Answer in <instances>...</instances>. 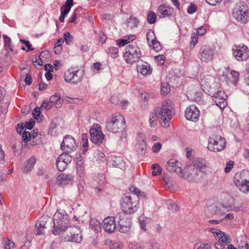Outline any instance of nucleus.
Masks as SVG:
<instances>
[{
	"mask_svg": "<svg viewBox=\"0 0 249 249\" xmlns=\"http://www.w3.org/2000/svg\"><path fill=\"white\" fill-rule=\"evenodd\" d=\"M57 179L59 184L65 185L67 184H69L73 179V176L70 175L63 174L58 176L57 177Z\"/></svg>",
	"mask_w": 249,
	"mask_h": 249,
	"instance_id": "25",
	"label": "nucleus"
},
{
	"mask_svg": "<svg viewBox=\"0 0 249 249\" xmlns=\"http://www.w3.org/2000/svg\"><path fill=\"white\" fill-rule=\"evenodd\" d=\"M234 165V162L232 160H230L226 165L225 168V172L227 173H229L231 169L233 168Z\"/></svg>",
	"mask_w": 249,
	"mask_h": 249,
	"instance_id": "50",
	"label": "nucleus"
},
{
	"mask_svg": "<svg viewBox=\"0 0 249 249\" xmlns=\"http://www.w3.org/2000/svg\"><path fill=\"white\" fill-rule=\"evenodd\" d=\"M214 102L215 105L221 109L225 108L227 105V102L226 99H214Z\"/></svg>",
	"mask_w": 249,
	"mask_h": 249,
	"instance_id": "42",
	"label": "nucleus"
},
{
	"mask_svg": "<svg viewBox=\"0 0 249 249\" xmlns=\"http://www.w3.org/2000/svg\"><path fill=\"white\" fill-rule=\"evenodd\" d=\"M213 90V92H210L209 94L212 97H213L214 99L220 100L226 99V95L225 94V93L220 90L218 88H215V89Z\"/></svg>",
	"mask_w": 249,
	"mask_h": 249,
	"instance_id": "28",
	"label": "nucleus"
},
{
	"mask_svg": "<svg viewBox=\"0 0 249 249\" xmlns=\"http://www.w3.org/2000/svg\"><path fill=\"white\" fill-rule=\"evenodd\" d=\"M247 240V237L245 234H243L237 238L238 246L239 249H249Z\"/></svg>",
	"mask_w": 249,
	"mask_h": 249,
	"instance_id": "26",
	"label": "nucleus"
},
{
	"mask_svg": "<svg viewBox=\"0 0 249 249\" xmlns=\"http://www.w3.org/2000/svg\"><path fill=\"white\" fill-rule=\"evenodd\" d=\"M135 39L134 36H131L128 37L126 39H121L117 40V44L120 47H123L125 45L130 43L131 41H132Z\"/></svg>",
	"mask_w": 249,
	"mask_h": 249,
	"instance_id": "36",
	"label": "nucleus"
},
{
	"mask_svg": "<svg viewBox=\"0 0 249 249\" xmlns=\"http://www.w3.org/2000/svg\"><path fill=\"white\" fill-rule=\"evenodd\" d=\"M54 105L51 102V101L46 102V101H43L42 103V107L44 108L46 110L51 109Z\"/></svg>",
	"mask_w": 249,
	"mask_h": 249,
	"instance_id": "47",
	"label": "nucleus"
},
{
	"mask_svg": "<svg viewBox=\"0 0 249 249\" xmlns=\"http://www.w3.org/2000/svg\"><path fill=\"white\" fill-rule=\"evenodd\" d=\"M162 145L160 142H156L152 147V151L154 153H158L161 149Z\"/></svg>",
	"mask_w": 249,
	"mask_h": 249,
	"instance_id": "49",
	"label": "nucleus"
},
{
	"mask_svg": "<svg viewBox=\"0 0 249 249\" xmlns=\"http://www.w3.org/2000/svg\"><path fill=\"white\" fill-rule=\"evenodd\" d=\"M173 11L174 10L172 8L165 4H163L159 6L157 13L160 18H163L172 15Z\"/></svg>",
	"mask_w": 249,
	"mask_h": 249,
	"instance_id": "22",
	"label": "nucleus"
},
{
	"mask_svg": "<svg viewBox=\"0 0 249 249\" xmlns=\"http://www.w3.org/2000/svg\"><path fill=\"white\" fill-rule=\"evenodd\" d=\"M206 1L210 5L214 6L220 3L222 0H206Z\"/></svg>",
	"mask_w": 249,
	"mask_h": 249,
	"instance_id": "62",
	"label": "nucleus"
},
{
	"mask_svg": "<svg viewBox=\"0 0 249 249\" xmlns=\"http://www.w3.org/2000/svg\"><path fill=\"white\" fill-rule=\"evenodd\" d=\"M196 11V6L194 4H190L187 9V12L190 14L194 13Z\"/></svg>",
	"mask_w": 249,
	"mask_h": 249,
	"instance_id": "56",
	"label": "nucleus"
},
{
	"mask_svg": "<svg viewBox=\"0 0 249 249\" xmlns=\"http://www.w3.org/2000/svg\"><path fill=\"white\" fill-rule=\"evenodd\" d=\"M185 116L187 120L196 122L199 120V110L196 106L191 105L186 108Z\"/></svg>",
	"mask_w": 249,
	"mask_h": 249,
	"instance_id": "18",
	"label": "nucleus"
},
{
	"mask_svg": "<svg viewBox=\"0 0 249 249\" xmlns=\"http://www.w3.org/2000/svg\"><path fill=\"white\" fill-rule=\"evenodd\" d=\"M139 196L136 195L126 194L122 198L121 206L124 213L131 214L139 209Z\"/></svg>",
	"mask_w": 249,
	"mask_h": 249,
	"instance_id": "4",
	"label": "nucleus"
},
{
	"mask_svg": "<svg viewBox=\"0 0 249 249\" xmlns=\"http://www.w3.org/2000/svg\"><path fill=\"white\" fill-rule=\"evenodd\" d=\"M105 155L103 152H99L97 154V159L102 161H103L105 160Z\"/></svg>",
	"mask_w": 249,
	"mask_h": 249,
	"instance_id": "64",
	"label": "nucleus"
},
{
	"mask_svg": "<svg viewBox=\"0 0 249 249\" xmlns=\"http://www.w3.org/2000/svg\"><path fill=\"white\" fill-rule=\"evenodd\" d=\"M234 182L236 187L244 193L249 192V171L243 170L235 174Z\"/></svg>",
	"mask_w": 249,
	"mask_h": 249,
	"instance_id": "6",
	"label": "nucleus"
},
{
	"mask_svg": "<svg viewBox=\"0 0 249 249\" xmlns=\"http://www.w3.org/2000/svg\"><path fill=\"white\" fill-rule=\"evenodd\" d=\"M194 249H212L211 246L208 243H197L194 246Z\"/></svg>",
	"mask_w": 249,
	"mask_h": 249,
	"instance_id": "43",
	"label": "nucleus"
},
{
	"mask_svg": "<svg viewBox=\"0 0 249 249\" xmlns=\"http://www.w3.org/2000/svg\"><path fill=\"white\" fill-rule=\"evenodd\" d=\"M86 186V184L84 181V178H80V180L78 184L77 187L80 192H82Z\"/></svg>",
	"mask_w": 249,
	"mask_h": 249,
	"instance_id": "52",
	"label": "nucleus"
},
{
	"mask_svg": "<svg viewBox=\"0 0 249 249\" xmlns=\"http://www.w3.org/2000/svg\"><path fill=\"white\" fill-rule=\"evenodd\" d=\"M155 109L161 126L165 128L169 126V122L174 115L173 105L171 101H164L161 107H157Z\"/></svg>",
	"mask_w": 249,
	"mask_h": 249,
	"instance_id": "2",
	"label": "nucleus"
},
{
	"mask_svg": "<svg viewBox=\"0 0 249 249\" xmlns=\"http://www.w3.org/2000/svg\"><path fill=\"white\" fill-rule=\"evenodd\" d=\"M214 50L208 46H202L200 50L198 57L200 60L204 62L212 60L213 56Z\"/></svg>",
	"mask_w": 249,
	"mask_h": 249,
	"instance_id": "16",
	"label": "nucleus"
},
{
	"mask_svg": "<svg viewBox=\"0 0 249 249\" xmlns=\"http://www.w3.org/2000/svg\"><path fill=\"white\" fill-rule=\"evenodd\" d=\"M77 146L75 140L71 136L67 135L64 137L60 148L63 151L71 153L75 150Z\"/></svg>",
	"mask_w": 249,
	"mask_h": 249,
	"instance_id": "15",
	"label": "nucleus"
},
{
	"mask_svg": "<svg viewBox=\"0 0 249 249\" xmlns=\"http://www.w3.org/2000/svg\"><path fill=\"white\" fill-rule=\"evenodd\" d=\"M136 151L138 155L142 156L147 151V145L143 140H140L136 145Z\"/></svg>",
	"mask_w": 249,
	"mask_h": 249,
	"instance_id": "24",
	"label": "nucleus"
},
{
	"mask_svg": "<svg viewBox=\"0 0 249 249\" xmlns=\"http://www.w3.org/2000/svg\"><path fill=\"white\" fill-rule=\"evenodd\" d=\"M110 160H109V164L112 166L121 168V164H123V160L121 157L116 156H111L110 157Z\"/></svg>",
	"mask_w": 249,
	"mask_h": 249,
	"instance_id": "31",
	"label": "nucleus"
},
{
	"mask_svg": "<svg viewBox=\"0 0 249 249\" xmlns=\"http://www.w3.org/2000/svg\"><path fill=\"white\" fill-rule=\"evenodd\" d=\"M216 237L218 239V241L223 243H229L231 241V239L229 235H226L225 233L220 231H218L216 233Z\"/></svg>",
	"mask_w": 249,
	"mask_h": 249,
	"instance_id": "30",
	"label": "nucleus"
},
{
	"mask_svg": "<svg viewBox=\"0 0 249 249\" xmlns=\"http://www.w3.org/2000/svg\"><path fill=\"white\" fill-rule=\"evenodd\" d=\"M71 9L70 7H66V6L64 5L61 9V13L66 16L70 12Z\"/></svg>",
	"mask_w": 249,
	"mask_h": 249,
	"instance_id": "60",
	"label": "nucleus"
},
{
	"mask_svg": "<svg viewBox=\"0 0 249 249\" xmlns=\"http://www.w3.org/2000/svg\"><path fill=\"white\" fill-rule=\"evenodd\" d=\"M233 15L238 21L245 23L249 18V10L246 5H242L233 10Z\"/></svg>",
	"mask_w": 249,
	"mask_h": 249,
	"instance_id": "14",
	"label": "nucleus"
},
{
	"mask_svg": "<svg viewBox=\"0 0 249 249\" xmlns=\"http://www.w3.org/2000/svg\"><path fill=\"white\" fill-rule=\"evenodd\" d=\"M66 42V43L69 45H71L72 43L73 40V36L71 35V34L67 32L64 35V39Z\"/></svg>",
	"mask_w": 249,
	"mask_h": 249,
	"instance_id": "41",
	"label": "nucleus"
},
{
	"mask_svg": "<svg viewBox=\"0 0 249 249\" xmlns=\"http://www.w3.org/2000/svg\"><path fill=\"white\" fill-rule=\"evenodd\" d=\"M159 120L158 114L156 113V110L151 113L149 116V122L150 126L151 127H154L157 125V121Z\"/></svg>",
	"mask_w": 249,
	"mask_h": 249,
	"instance_id": "34",
	"label": "nucleus"
},
{
	"mask_svg": "<svg viewBox=\"0 0 249 249\" xmlns=\"http://www.w3.org/2000/svg\"><path fill=\"white\" fill-rule=\"evenodd\" d=\"M95 180L99 183L103 184L105 181V177L103 174H100L95 178Z\"/></svg>",
	"mask_w": 249,
	"mask_h": 249,
	"instance_id": "55",
	"label": "nucleus"
},
{
	"mask_svg": "<svg viewBox=\"0 0 249 249\" xmlns=\"http://www.w3.org/2000/svg\"><path fill=\"white\" fill-rule=\"evenodd\" d=\"M25 82L26 85H30L32 82V78L29 73H27L26 75L25 79Z\"/></svg>",
	"mask_w": 249,
	"mask_h": 249,
	"instance_id": "63",
	"label": "nucleus"
},
{
	"mask_svg": "<svg viewBox=\"0 0 249 249\" xmlns=\"http://www.w3.org/2000/svg\"><path fill=\"white\" fill-rule=\"evenodd\" d=\"M126 213H123L119 215L118 223L119 225V231L123 233L127 232L131 226L130 219L126 218Z\"/></svg>",
	"mask_w": 249,
	"mask_h": 249,
	"instance_id": "17",
	"label": "nucleus"
},
{
	"mask_svg": "<svg viewBox=\"0 0 249 249\" xmlns=\"http://www.w3.org/2000/svg\"><path fill=\"white\" fill-rule=\"evenodd\" d=\"M22 139L25 142H27L30 140L31 133L29 132L24 131L22 134Z\"/></svg>",
	"mask_w": 249,
	"mask_h": 249,
	"instance_id": "51",
	"label": "nucleus"
},
{
	"mask_svg": "<svg viewBox=\"0 0 249 249\" xmlns=\"http://www.w3.org/2000/svg\"><path fill=\"white\" fill-rule=\"evenodd\" d=\"M69 215L63 211H57L53 217V230L54 235H60L68 227L69 224Z\"/></svg>",
	"mask_w": 249,
	"mask_h": 249,
	"instance_id": "3",
	"label": "nucleus"
},
{
	"mask_svg": "<svg viewBox=\"0 0 249 249\" xmlns=\"http://www.w3.org/2000/svg\"><path fill=\"white\" fill-rule=\"evenodd\" d=\"M56 127V124L54 123H52L49 127L48 134L52 136L54 135L56 133V131L55 130Z\"/></svg>",
	"mask_w": 249,
	"mask_h": 249,
	"instance_id": "48",
	"label": "nucleus"
},
{
	"mask_svg": "<svg viewBox=\"0 0 249 249\" xmlns=\"http://www.w3.org/2000/svg\"><path fill=\"white\" fill-rule=\"evenodd\" d=\"M231 51L233 58L238 62L245 61L249 58V50L245 45H235Z\"/></svg>",
	"mask_w": 249,
	"mask_h": 249,
	"instance_id": "9",
	"label": "nucleus"
},
{
	"mask_svg": "<svg viewBox=\"0 0 249 249\" xmlns=\"http://www.w3.org/2000/svg\"><path fill=\"white\" fill-rule=\"evenodd\" d=\"M157 19V15L153 11H150L147 16V20L148 23L153 24L154 23Z\"/></svg>",
	"mask_w": 249,
	"mask_h": 249,
	"instance_id": "37",
	"label": "nucleus"
},
{
	"mask_svg": "<svg viewBox=\"0 0 249 249\" xmlns=\"http://www.w3.org/2000/svg\"><path fill=\"white\" fill-rule=\"evenodd\" d=\"M99 37L100 41L102 43H105L106 42V39H107V37H106V35H105V34L103 32H100L99 33Z\"/></svg>",
	"mask_w": 249,
	"mask_h": 249,
	"instance_id": "58",
	"label": "nucleus"
},
{
	"mask_svg": "<svg viewBox=\"0 0 249 249\" xmlns=\"http://www.w3.org/2000/svg\"><path fill=\"white\" fill-rule=\"evenodd\" d=\"M89 228L94 231H100L101 230L100 222L96 218H91L89 222Z\"/></svg>",
	"mask_w": 249,
	"mask_h": 249,
	"instance_id": "33",
	"label": "nucleus"
},
{
	"mask_svg": "<svg viewBox=\"0 0 249 249\" xmlns=\"http://www.w3.org/2000/svg\"><path fill=\"white\" fill-rule=\"evenodd\" d=\"M169 85L167 82H162L161 85V92L163 94H167L170 92Z\"/></svg>",
	"mask_w": 249,
	"mask_h": 249,
	"instance_id": "40",
	"label": "nucleus"
},
{
	"mask_svg": "<svg viewBox=\"0 0 249 249\" xmlns=\"http://www.w3.org/2000/svg\"><path fill=\"white\" fill-rule=\"evenodd\" d=\"M168 208L169 210L171 211L172 212H177L178 209V206L175 203H173V202H171L168 205Z\"/></svg>",
	"mask_w": 249,
	"mask_h": 249,
	"instance_id": "54",
	"label": "nucleus"
},
{
	"mask_svg": "<svg viewBox=\"0 0 249 249\" xmlns=\"http://www.w3.org/2000/svg\"><path fill=\"white\" fill-rule=\"evenodd\" d=\"M141 55V50L135 44L127 46L123 55L125 61L130 64L138 61Z\"/></svg>",
	"mask_w": 249,
	"mask_h": 249,
	"instance_id": "8",
	"label": "nucleus"
},
{
	"mask_svg": "<svg viewBox=\"0 0 249 249\" xmlns=\"http://www.w3.org/2000/svg\"><path fill=\"white\" fill-rule=\"evenodd\" d=\"M201 85L203 90L208 92H213V89L219 88V84L216 82V79L210 75L204 76L201 80Z\"/></svg>",
	"mask_w": 249,
	"mask_h": 249,
	"instance_id": "12",
	"label": "nucleus"
},
{
	"mask_svg": "<svg viewBox=\"0 0 249 249\" xmlns=\"http://www.w3.org/2000/svg\"><path fill=\"white\" fill-rule=\"evenodd\" d=\"M198 37L197 35L193 34L191 36V44H193V47L197 43Z\"/></svg>",
	"mask_w": 249,
	"mask_h": 249,
	"instance_id": "57",
	"label": "nucleus"
},
{
	"mask_svg": "<svg viewBox=\"0 0 249 249\" xmlns=\"http://www.w3.org/2000/svg\"><path fill=\"white\" fill-rule=\"evenodd\" d=\"M124 117L120 114H113L106 123V129L108 132L118 133L122 132L125 127Z\"/></svg>",
	"mask_w": 249,
	"mask_h": 249,
	"instance_id": "5",
	"label": "nucleus"
},
{
	"mask_svg": "<svg viewBox=\"0 0 249 249\" xmlns=\"http://www.w3.org/2000/svg\"><path fill=\"white\" fill-rule=\"evenodd\" d=\"M51 102L53 103V104L55 105L56 108H59L61 107L62 102L60 99V96L56 94L53 96H52L50 99Z\"/></svg>",
	"mask_w": 249,
	"mask_h": 249,
	"instance_id": "35",
	"label": "nucleus"
},
{
	"mask_svg": "<svg viewBox=\"0 0 249 249\" xmlns=\"http://www.w3.org/2000/svg\"><path fill=\"white\" fill-rule=\"evenodd\" d=\"M41 113L40 108L39 107H36L33 111V115L35 119H37Z\"/></svg>",
	"mask_w": 249,
	"mask_h": 249,
	"instance_id": "53",
	"label": "nucleus"
},
{
	"mask_svg": "<svg viewBox=\"0 0 249 249\" xmlns=\"http://www.w3.org/2000/svg\"><path fill=\"white\" fill-rule=\"evenodd\" d=\"M60 235L61 239L66 242L80 243L82 240L81 231L76 227H68Z\"/></svg>",
	"mask_w": 249,
	"mask_h": 249,
	"instance_id": "7",
	"label": "nucleus"
},
{
	"mask_svg": "<svg viewBox=\"0 0 249 249\" xmlns=\"http://www.w3.org/2000/svg\"><path fill=\"white\" fill-rule=\"evenodd\" d=\"M92 142L97 145L103 143L105 141V135L103 133L102 128L99 124L94 125L89 131Z\"/></svg>",
	"mask_w": 249,
	"mask_h": 249,
	"instance_id": "13",
	"label": "nucleus"
},
{
	"mask_svg": "<svg viewBox=\"0 0 249 249\" xmlns=\"http://www.w3.org/2000/svg\"><path fill=\"white\" fill-rule=\"evenodd\" d=\"M137 70L138 72L144 75H148L151 72L149 64L142 61H138V63L137 65Z\"/></svg>",
	"mask_w": 249,
	"mask_h": 249,
	"instance_id": "23",
	"label": "nucleus"
},
{
	"mask_svg": "<svg viewBox=\"0 0 249 249\" xmlns=\"http://www.w3.org/2000/svg\"><path fill=\"white\" fill-rule=\"evenodd\" d=\"M35 125V122L33 120L31 119L29 122H26V128L28 129L31 130Z\"/></svg>",
	"mask_w": 249,
	"mask_h": 249,
	"instance_id": "59",
	"label": "nucleus"
},
{
	"mask_svg": "<svg viewBox=\"0 0 249 249\" xmlns=\"http://www.w3.org/2000/svg\"><path fill=\"white\" fill-rule=\"evenodd\" d=\"M206 162L204 159H196L192 164L185 168L187 174H183L181 168V163L175 159H171L167 162L166 169L170 172H175L180 177L187 179L191 178L195 181L199 180L203 174L206 168Z\"/></svg>",
	"mask_w": 249,
	"mask_h": 249,
	"instance_id": "1",
	"label": "nucleus"
},
{
	"mask_svg": "<svg viewBox=\"0 0 249 249\" xmlns=\"http://www.w3.org/2000/svg\"><path fill=\"white\" fill-rule=\"evenodd\" d=\"M77 173L80 178H83L85 173V167L82 160V158L80 156L77 158Z\"/></svg>",
	"mask_w": 249,
	"mask_h": 249,
	"instance_id": "27",
	"label": "nucleus"
},
{
	"mask_svg": "<svg viewBox=\"0 0 249 249\" xmlns=\"http://www.w3.org/2000/svg\"><path fill=\"white\" fill-rule=\"evenodd\" d=\"M5 249H16L14 242L10 239H7L4 244Z\"/></svg>",
	"mask_w": 249,
	"mask_h": 249,
	"instance_id": "45",
	"label": "nucleus"
},
{
	"mask_svg": "<svg viewBox=\"0 0 249 249\" xmlns=\"http://www.w3.org/2000/svg\"><path fill=\"white\" fill-rule=\"evenodd\" d=\"M149 46L152 47L153 49L156 52H158L161 50V46L160 44V43L156 39L154 40L153 42L151 43V45Z\"/></svg>",
	"mask_w": 249,
	"mask_h": 249,
	"instance_id": "46",
	"label": "nucleus"
},
{
	"mask_svg": "<svg viewBox=\"0 0 249 249\" xmlns=\"http://www.w3.org/2000/svg\"><path fill=\"white\" fill-rule=\"evenodd\" d=\"M103 228L107 232H113L116 228L115 218L112 216H108L105 218L103 221Z\"/></svg>",
	"mask_w": 249,
	"mask_h": 249,
	"instance_id": "20",
	"label": "nucleus"
},
{
	"mask_svg": "<svg viewBox=\"0 0 249 249\" xmlns=\"http://www.w3.org/2000/svg\"><path fill=\"white\" fill-rule=\"evenodd\" d=\"M146 38L149 45H151V43L156 40V37L154 32L149 30L147 32Z\"/></svg>",
	"mask_w": 249,
	"mask_h": 249,
	"instance_id": "38",
	"label": "nucleus"
},
{
	"mask_svg": "<svg viewBox=\"0 0 249 249\" xmlns=\"http://www.w3.org/2000/svg\"><path fill=\"white\" fill-rule=\"evenodd\" d=\"M48 217L43 216L41 217L36 223L35 225V232L36 234L41 235L44 233L46 229V224Z\"/></svg>",
	"mask_w": 249,
	"mask_h": 249,
	"instance_id": "21",
	"label": "nucleus"
},
{
	"mask_svg": "<svg viewBox=\"0 0 249 249\" xmlns=\"http://www.w3.org/2000/svg\"><path fill=\"white\" fill-rule=\"evenodd\" d=\"M84 76V71L73 68L66 71L64 73L65 81L68 83L77 84L80 82Z\"/></svg>",
	"mask_w": 249,
	"mask_h": 249,
	"instance_id": "10",
	"label": "nucleus"
},
{
	"mask_svg": "<svg viewBox=\"0 0 249 249\" xmlns=\"http://www.w3.org/2000/svg\"><path fill=\"white\" fill-rule=\"evenodd\" d=\"M2 36L4 39V47L5 51L8 53L12 52L13 51V45L12 44L11 38L5 35H3Z\"/></svg>",
	"mask_w": 249,
	"mask_h": 249,
	"instance_id": "29",
	"label": "nucleus"
},
{
	"mask_svg": "<svg viewBox=\"0 0 249 249\" xmlns=\"http://www.w3.org/2000/svg\"><path fill=\"white\" fill-rule=\"evenodd\" d=\"M156 60L159 63L160 65H163L164 63V59L162 55H159L155 57Z\"/></svg>",
	"mask_w": 249,
	"mask_h": 249,
	"instance_id": "61",
	"label": "nucleus"
},
{
	"mask_svg": "<svg viewBox=\"0 0 249 249\" xmlns=\"http://www.w3.org/2000/svg\"><path fill=\"white\" fill-rule=\"evenodd\" d=\"M71 160V156L68 153H62L57 159L56 164L60 171L65 170L69 163Z\"/></svg>",
	"mask_w": 249,
	"mask_h": 249,
	"instance_id": "19",
	"label": "nucleus"
},
{
	"mask_svg": "<svg viewBox=\"0 0 249 249\" xmlns=\"http://www.w3.org/2000/svg\"><path fill=\"white\" fill-rule=\"evenodd\" d=\"M138 20L134 17H130L128 20L127 25L130 28L136 27L138 24Z\"/></svg>",
	"mask_w": 249,
	"mask_h": 249,
	"instance_id": "39",
	"label": "nucleus"
},
{
	"mask_svg": "<svg viewBox=\"0 0 249 249\" xmlns=\"http://www.w3.org/2000/svg\"><path fill=\"white\" fill-rule=\"evenodd\" d=\"M108 53L113 58H116L118 55V49L115 47H111L108 49Z\"/></svg>",
	"mask_w": 249,
	"mask_h": 249,
	"instance_id": "44",
	"label": "nucleus"
},
{
	"mask_svg": "<svg viewBox=\"0 0 249 249\" xmlns=\"http://www.w3.org/2000/svg\"><path fill=\"white\" fill-rule=\"evenodd\" d=\"M36 162V160L34 157H32L28 159L25 162V167L24 168V173H28L30 172Z\"/></svg>",
	"mask_w": 249,
	"mask_h": 249,
	"instance_id": "32",
	"label": "nucleus"
},
{
	"mask_svg": "<svg viewBox=\"0 0 249 249\" xmlns=\"http://www.w3.org/2000/svg\"><path fill=\"white\" fill-rule=\"evenodd\" d=\"M226 147V141L220 136L211 137L209 140L208 149L213 152H219L222 151Z\"/></svg>",
	"mask_w": 249,
	"mask_h": 249,
	"instance_id": "11",
	"label": "nucleus"
}]
</instances>
